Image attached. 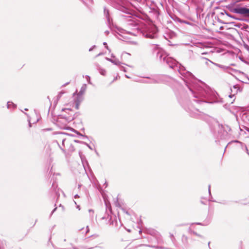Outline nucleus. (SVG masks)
Instances as JSON below:
<instances>
[{"mask_svg": "<svg viewBox=\"0 0 249 249\" xmlns=\"http://www.w3.org/2000/svg\"><path fill=\"white\" fill-rule=\"evenodd\" d=\"M210 185H209V193L210 195H211V192H210Z\"/></svg>", "mask_w": 249, "mask_h": 249, "instance_id": "30", "label": "nucleus"}, {"mask_svg": "<svg viewBox=\"0 0 249 249\" xmlns=\"http://www.w3.org/2000/svg\"><path fill=\"white\" fill-rule=\"evenodd\" d=\"M126 213L129 214L127 212H126Z\"/></svg>", "mask_w": 249, "mask_h": 249, "instance_id": "51", "label": "nucleus"}, {"mask_svg": "<svg viewBox=\"0 0 249 249\" xmlns=\"http://www.w3.org/2000/svg\"><path fill=\"white\" fill-rule=\"evenodd\" d=\"M103 45L105 46V47H106V48L108 50H109V48H108V46H107V43L106 42H104V43H103Z\"/></svg>", "mask_w": 249, "mask_h": 249, "instance_id": "24", "label": "nucleus"}, {"mask_svg": "<svg viewBox=\"0 0 249 249\" xmlns=\"http://www.w3.org/2000/svg\"><path fill=\"white\" fill-rule=\"evenodd\" d=\"M163 62L175 70L177 69L182 76V79L185 83L188 91H186L187 94L182 93L178 97V101L192 117H196L199 115V111L193 104L192 101H190V96L194 98L192 100L196 103L202 102L213 103L218 102L217 94L214 90L196 79L192 73L186 71L175 59L171 57L164 56Z\"/></svg>", "mask_w": 249, "mask_h": 249, "instance_id": "1", "label": "nucleus"}, {"mask_svg": "<svg viewBox=\"0 0 249 249\" xmlns=\"http://www.w3.org/2000/svg\"><path fill=\"white\" fill-rule=\"evenodd\" d=\"M120 70L121 71H124V72H126V68L123 66H121L120 67Z\"/></svg>", "mask_w": 249, "mask_h": 249, "instance_id": "22", "label": "nucleus"}, {"mask_svg": "<svg viewBox=\"0 0 249 249\" xmlns=\"http://www.w3.org/2000/svg\"><path fill=\"white\" fill-rule=\"evenodd\" d=\"M194 0V1H195V2L199 1V0Z\"/></svg>", "mask_w": 249, "mask_h": 249, "instance_id": "45", "label": "nucleus"}, {"mask_svg": "<svg viewBox=\"0 0 249 249\" xmlns=\"http://www.w3.org/2000/svg\"><path fill=\"white\" fill-rule=\"evenodd\" d=\"M231 11L234 13L249 17V8L247 7H233L231 9Z\"/></svg>", "mask_w": 249, "mask_h": 249, "instance_id": "7", "label": "nucleus"}, {"mask_svg": "<svg viewBox=\"0 0 249 249\" xmlns=\"http://www.w3.org/2000/svg\"><path fill=\"white\" fill-rule=\"evenodd\" d=\"M77 208L79 209V210L80 209V206L79 205H77Z\"/></svg>", "mask_w": 249, "mask_h": 249, "instance_id": "41", "label": "nucleus"}, {"mask_svg": "<svg viewBox=\"0 0 249 249\" xmlns=\"http://www.w3.org/2000/svg\"><path fill=\"white\" fill-rule=\"evenodd\" d=\"M106 59L108 61H110V62H111V61H112V59H110V58H107V57H106Z\"/></svg>", "mask_w": 249, "mask_h": 249, "instance_id": "28", "label": "nucleus"}, {"mask_svg": "<svg viewBox=\"0 0 249 249\" xmlns=\"http://www.w3.org/2000/svg\"><path fill=\"white\" fill-rule=\"evenodd\" d=\"M194 234L196 235V236H201L200 235H199L198 234H197V233L195 232H193Z\"/></svg>", "mask_w": 249, "mask_h": 249, "instance_id": "34", "label": "nucleus"}, {"mask_svg": "<svg viewBox=\"0 0 249 249\" xmlns=\"http://www.w3.org/2000/svg\"><path fill=\"white\" fill-rule=\"evenodd\" d=\"M81 186H82V185H81V184H79L78 185V188L79 189H80V188H81Z\"/></svg>", "mask_w": 249, "mask_h": 249, "instance_id": "35", "label": "nucleus"}, {"mask_svg": "<svg viewBox=\"0 0 249 249\" xmlns=\"http://www.w3.org/2000/svg\"><path fill=\"white\" fill-rule=\"evenodd\" d=\"M89 226H87L86 227V232H85V233H86H86H87L88 232H89Z\"/></svg>", "mask_w": 249, "mask_h": 249, "instance_id": "23", "label": "nucleus"}, {"mask_svg": "<svg viewBox=\"0 0 249 249\" xmlns=\"http://www.w3.org/2000/svg\"><path fill=\"white\" fill-rule=\"evenodd\" d=\"M234 142L240 143L241 144L242 148L243 149L244 147L246 152L249 156V151L247 146L246 145L243 144L242 142H240L238 141H237V140L235 141Z\"/></svg>", "mask_w": 249, "mask_h": 249, "instance_id": "13", "label": "nucleus"}, {"mask_svg": "<svg viewBox=\"0 0 249 249\" xmlns=\"http://www.w3.org/2000/svg\"><path fill=\"white\" fill-rule=\"evenodd\" d=\"M197 225H203L202 224H201V223H196Z\"/></svg>", "mask_w": 249, "mask_h": 249, "instance_id": "39", "label": "nucleus"}, {"mask_svg": "<svg viewBox=\"0 0 249 249\" xmlns=\"http://www.w3.org/2000/svg\"><path fill=\"white\" fill-rule=\"evenodd\" d=\"M105 33H106V34L108 35V34H109V31H106L105 32Z\"/></svg>", "mask_w": 249, "mask_h": 249, "instance_id": "37", "label": "nucleus"}, {"mask_svg": "<svg viewBox=\"0 0 249 249\" xmlns=\"http://www.w3.org/2000/svg\"><path fill=\"white\" fill-rule=\"evenodd\" d=\"M148 247H151V248H156L155 246H148Z\"/></svg>", "mask_w": 249, "mask_h": 249, "instance_id": "38", "label": "nucleus"}, {"mask_svg": "<svg viewBox=\"0 0 249 249\" xmlns=\"http://www.w3.org/2000/svg\"><path fill=\"white\" fill-rule=\"evenodd\" d=\"M89 213H93V211L92 210H91V209H89Z\"/></svg>", "mask_w": 249, "mask_h": 249, "instance_id": "33", "label": "nucleus"}, {"mask_svg": "<svg viewBox=\"0 0 249 249\" xmlns=\"http://www.w3.org/2000/svg\"><path fill=\"white\" fill-rule=\"evenodd\" d=\"M31 126H32V125H31V123L29 122V126H30V127H31Z\"/></svg>", "mask_w": 249, "mask_h": 249, "instance_id": "47", "label": "nucleus"}, {"mask_svg": "<svg viewBox=\"0 0 249 249\" xmlns=\"http://www.w3.org/2000/svg\"><path fill=\"white\" fill-rule=\"evenodd\" d=\"M11 106H15V105L12 103L10 102H8L7 104V106L8 108H10Z\"/></svg>", "mask_w": 249, "mask_h": 249, "instance_id": "20", "label": "nucleus"}, {"mask_svg": "<svg viewBox=\"0 0 249 249\" xmlns=\"http://www.w3.org/2000/svg\"><path fill=\"white\" fill-rule=\"evenodd\" d=\"M113 7L125 14H130L129 3L127 0H108Z\"/></svg>", "mask_w": 249, "mask_h": 249, "instance_id": "2", "label": "nucleus"}, {"mask_svg": "<svg viewBox=\"0 0 249 249\" xmlns=\"http://www.w3.org/2000/svg\"><path fill=\"white\" fill-rule=\"evenodd\" d=\"M81 101V100L80 99V98H78V97L76 99V100H75V103H76L75 108L77 109H78L79 108V105Z\"/></svg>", "mask_w": 249, "mask_h": 249, "instance_id": "16", "label": "nucleus"}, {"mask_svg": "<svg viewBox=\"0 0 249 249\" xmlns=\"http://www.w3.org/2000/svg\"><path fill=\"white\" fill-rule=\"evenodd\" d=\"M98 71L101 75H104V76L106 75V71L105 69H104L102 68L99 67Z\"/></svg>", "mask_w": 249, "mask_h": 249, "instance_id": "15", "label": "nucleus"}, {"mask_svg": "<svg viewBox=\"0 0 249 249\" xmlns=\"http://www.w3.org/2000/svg\"><path fill=\"white\" fill-rule=\"evenodd\" d=\"M59 147L60 148H61V149L62 150V151L64 152V153H65V149L63 148H62L60 145H59Z\"/></svg>", "mask_w": 249, "mask_h": 249, "instance_id": "29", "label": "nucleus"}, {"mask_svg": "<svg viewBox=\"0 0 249 249\" xmlns=\"http://www.w3.org/2000/svg\"><path fill=\"white\" fill-rule=\"evenodd\" d=\"M210 242H208V246H209V248H210Z\"/></svg>", "mask_w": 249, "mask_h": 249, "instance_id": "48", "label": "nucleus"}, {"mask_svg": "<svg viewBox=\"0 0 249 249\" xmlns=\"http://www.w3.org/2000/svg\"><path fill=\"white\" fill-rule=\"evenodd\" d=\"M83 229H83V228H82V229H81L80 230L81 231V230H83Z\"/></svg>", "mask_w": 249, "mask_h": 249, "instance_id": "52", "label": "nucleus"}, {"mask_svg": "<svg viewBox=\"0 0 249 249\" xmlns=\"http://www.w3.org/2000/svg\"><path fill=\"white\" fill-rule=\"evenodd\" d=\"M128 25L135 26L136 25V23L133 20L130 19L128 20Z\"/></svg>", "mask_w": 249, "mask_h": 249, "instance_id": "19", "label": "nucleus"}, {"mask_svg": "<svg viewBox=\"0 0 249 249\" xmlns=\"http://www.w3.org/2000/svg\"><path fill=\"white\" fill-rule=\"evenodd\" d=\"M86 78L87 79V80L88 83L89 84H92V83L90 81V77L89 75H86Z\"/></svg>", "mask_w": 249, "mask_h": 249, "instance_id": "21", "label": "nucleus"}, {"mask_svg": "<svg viewBox=\"0 0 249 249\" xmlns=\"http://www.w3.org/2000/svg\"><path fill=\"white\" fill-rule=\"evenodd\" d=\"M86 0L87 1H89V2L92 1V0Z\"/></svg>", "mask_w": 249, "mask_h": 249, "instance_id": "42", "label": "nucleus"}, {"mask_svg": "<svg viewBox=\"0 0 249 249\" xmlns=\"http://www.w3.org/2000/svg\"><path fill=\"white\" fill-rule=\"evenodd\" d=\"M62 112L68 111V115L65 114H62L60 115L58 118V123H63L65 124L71 121H72L74 117V115L73 114V112L72 110L70 108H63L62 109Z\"/></svg>", "mask_w": 249, "mask_h": 249, "instance_id": "4", "label": "nucleus"}, {"mask_svg": "<svg viewBox=\"0 0 249 249\" xmlns=\"http://www.w3.org/2000/svg\"><path fill=\"white\" fill-rule=\"evenodd\" d=\"M207 60L209 61V62H210L211 63L213 64L214 65L223 69V70H228L229 69H230V67H227V66H224V65H220V64H217V63H213V62L212 61H211V60H209V59H207Z\"/></svg>", "mask_w": 249, "mask_h": 249, "instance_id": "12", "label": "nucleus"}, {"mask_svg": "<svg viewBox=\"0 0 249 249\" xmlns=\"http://www.w3.org/2000/svg\"><path fill=\"white\" fill-rule=\"evenodd\" d=\"M57 208H55L52 212L51 213V215H52L53 214V213L55 211V210H56Z\"/></svg>", "mask_w": 249, "mask_h": 249, "instance_id": "27", "label": "nucleus"}, {"mask_svg": "<svg viewBox=\"0 0 249 249\" xmlns=\"http://www.w3.org/2000/svg\"><path fill=\"white\" fill-rule=\"evenodd\" d=\"M86 89H87V85L86 84H84L82 86L81 89L78 94L77 97L78 98H81V96H82L83 94L85 93Z\"/></svg>", "mask_w": 249, "mask_h": 249, "instance_id": "10", "label": "nucleus"}, {"mask_svg": "<svg viewBox=\"0 0 249 249\" xmlns=\"http://www.w3.org/2000/svg\"><path fill=\"white\" fill-rule=\"evenodd\" d=\"M62 94H63V92H60L58 95V98H60L61 97Z\"/></svg>", "mask_w": 249, "mask_h": 249, "instance_id": "26", "label": "nucleus"}, {"mask_svg": "<svg viewBox=\"0 0 249 249\" xmlns=\"http://www.w3.org/2000/svg\"><path fill=\"white\" fill-rule=\"evenodd\" d=\"M153 52L156 54L157 58L160 62H163L164 56H167L163 51L159 47L158 45L154 46Z\"/></svg>", "mask_w": 249, "mask_h": 249, "instance_id": "8", "label": "nucleus"}, {"mask_svg": "<svg viewBox=\"0 0 249 249\" xmlns=\"http://www.w3.org/2000/svg\"><path fill=\"white\" fill-rule=\"evenodd\" d=\"M201 203H202V204H204V201H201Z\"/></svg>", "mask_w": 249, "mask_h": 249, "instance_id": "50", "label": "nucleus"}, {"mask_svg": "<svg viewBox=\"0 0 249 249\" xmlns=\"http://www.w3.org/2000/svg\"><path fill=\"white\" fill-rule=\"evenodd\" d=\"M65 134L61 133L58 135V139L62 140V144L63 147H68V150L70 152H72L74 150V148L72 144V142H79L78 140H72L70 138H64Z\"/></svg>", "mask_w": 249, "mask_h": 249, "instance_id": "5", "label": "nucleus"}, {"mask_svg": "<svg viewBox=\"0 0 249 249\" xmlns=\"http://www.w3.org/2000/svg\"><path fill=\"white\" fill-rule=\"evenodd\" d=\"M141 82L142 83H148L147 82H149V81H142Z\"/></svg>", "mask_w": 249, "mask_h": 249, "instance_id": "36", "label": "nucleus"}, {"mask_svg": "<svg viewBox=\"0 0 249 249\" xmlns=\"http://www.w3.org/2000/svg\"><path fill=\"white\" fill-rule=\"evenodd\" d=\"M111 63L116 65H119L121 63L119 60L117 59H112Z\"/></svg>", "mask_w": 249, "mask_h": 249, "instance_id": "17", "label": "nucleus"}, {"mask_svg": "<svg viewBox=\"0 0 249 249\" xmlns=\"http://www.w3.org/2000/svg\"><path fill=\"white\" fill-rule=\"evenodd\" d=\"M82 0L83 1V2H84V3H85L86 4H87V2H86V1H85L84 0Z\"/></svg>", "mask_w": 249, "mask_h": 249, "instance_id": "43", "label": "nucleus"}, {"mask_svg": "<svg viewBox=\"0 0 249 249\" xmlns=\"http://www.w3.org/2000/svg\"><path fill=\"white\" fill-rule=\"evenodd\" d=\"M96 47V46L95 45H94L93 46H92L89 49V52H91L93 50V49Z\"/></svg>", "mask_w": 249, "mask_h": 249, "instance_id": "25", "label": "nucleus"}, {"mask_svg": "<svg viewBox=\"0 0 249 249\" xmlns=\"http://www.w3.org/2000/svg\"><path fill=\"white\" fill-rule=\"evenodd\" d=\"M78 197H79V196L77 194H76V195L74 196V198H78Z\"/></svg>", "mask_w": 249, "mask_h": 249, "instance_id": "32", "label": "nucleus"}, {"mask_svg": "<svg viewBox=\"0 0 249 249\" xmlns=\"http://www.w3.org/2000/svg\"><path fill=\"white\" fill-rule=\"evenodd\" d=\"M142 32L143 36L146 38L155 39L158 37V29L155 25L145 27Z\"/></svg>", "mask_w": 249, "mask_h": 249, "instance_id": "3", "label": "nucleus"}, {"mask_svg": "<svg viewBox=\"0 0 249 249\" xmlns=\"http://www.w3.org/2000/svg\"><path fill=\"white\" fill-rule=\"evenodd\" d=\"M145 78L150 79L149 82H147L149 84L159 83L162 81L161 77L160 76H156L153 78H150L149 77H145Z\"/></svg>", "mask_w": 249, "mask_h": 249, "instance_id": "9", "label": "nucleus"}, {"mask_svg": "<svg viewBox=\"0 0 249 249\" xmlns=\"http://www.w3.org/2000/svg\"><path fill=\"white\" fill-rule=\"evenodd\" d=\"M125 77L127 78H129V77L127 75H125Z\"/></svg>", "mask_w": 249, "mask_h": 249, "instance_id": "46", "label": "nucleus"}, {"mask_svg": "<svg viewBox=\"0 0 249 249\" xmlns=\"http://www.w3.org/2000/svg\"><path fill=\"white\" fill-rule=\"evenodd\" d=\"M221 15L224 16V15H226L228 17H229L230 18H233V17L231 15H230L228 12H227L226 11H224L223 12H222L220 13Z\"/></svg>", "mask_w": 249, "mask_h": 249, "instance_id": "18", "label": "nucleus"}, {"mask_svg": "<svg viewBox=\"0 0 249 249\" xmlns=\"http://www.w3.org/2000/svg\"><path fill=\"white\" fill-rule=\"evenodd\" d=\"M218 127L217 135H216L217 138L220 139H225L228 135V131L231 130L230 127L226 125L225 126L220 125L218 124H217Z\"/></svg>", "mask_w": 249, "mask_h": 249, "instance_id": "6", "label": "nucleus"}, {"mask_svg": "<svg viewBox=\"0 0 249 249\" xmlns=\"http://www.w3.org/2000/svg\"><path fill=\"white\" fill-rule=\"evenodd\" d=\"M104 14L107 18V21L109 24H110V19L109 18V11L108 10H107L106 9H105L104 10Z\"/></svg>", "mask_w": 249, "mask_h": 249, "instance_id": "14", "label": "nucleus"}, {"mask_svg": "<svg viewBox=\"0 0 249 249\" xmlns=\"http://www.w3.org/2000/svg\"><path fill=\"white\" fill-rule=\"evenodd\" d=\"M239 86L237 85H234L232 87V88H231V90L232 92H234V94L237 93L238 92V90H239ZM234 94L231 95H229V97L231 98L232 97L234 96Z\"/></svg>", "mask_w": 249, "mask_h": 249, "instance_id": "11", "label": "nucleus"}, {"mask_svg": "<svg viewBox=\"0 0 249 249\" xmlns=\"http://www.w3.org/2000/svg\"><path fill=\"white\" fill-rule=\"evenodd\" d=\"M87 145H88V147H89V149H92V148H91V147H90V146H89V144H87Z\"/></svg>", "mask_w": 249, "mask_h": 249, "instance_id": "40", "label": "nucleus"}, {"mask_svg": "<svg viewBox=\"0 0 249 249\" xmlns=\"http://www.w3.org/2000/svg\"><path fill=\"white\" fill-rule=\"evenodd\" d=\"M247 130L249 132V128H247Z\"/></svg>", "mask_w": 249, "mask_h": 249, "instance_id": "49", "label": "nucleus"}, {"mask_svg": "<svg viewBox=\"0 0 249 249\" xmlns=\"http://www.w3.org/2000/svg\"><path fill=\"white\" fill-rule=\"evenodd\" d=\"M102 54H103V53H99V54H98L96 56V57L99 56H100V55H102Z\"/></svg>", "mask_w": 249, "mask_h": 249, "instance_id": "31", "label": "nucleus"}, {"mask_svg": "<svg viewBox=\"0 0 249 249\" xmlns=\"http://www.w3.org/2000/svg\"><path fill=\"white\" fill-rule=\"evenodd\" d=\"M179 21H180V22H182V21H181V20H180ZM182 22L186 23H187V22H185V21H182Z\"/></svg>", "mask_w": 249, "mask_h": 249, "instance_id": "44", "label": "nucleus"}]
</instances>
